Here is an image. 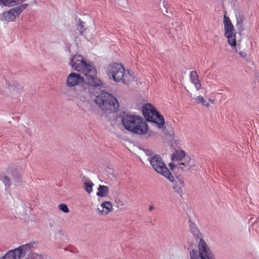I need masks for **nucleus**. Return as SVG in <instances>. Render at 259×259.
Returning <instances> with one entry per match:
<instances>
[{"mask_svg":"<svg viewBox=\"0 0 259 259\" xmlns=\"http://www.w3.org/2000/svg\"><path fill=\"white\" fill-rule=\"evenodd\" d=\"M81 27H82V28H83V25H82V24Z\"/></svg>","mask_w":259,"mask_h":259,"instance_id":"nucleus-34","label":"nucleus"},{"mask_svg":"<svg viewBox=\"0 0 259 259\" xmlns=\"http://www.w3.org/2000/svg\"><path fill=\"white\" fill-rule=\"evenodd\" d=\"M146 154L147 156H149V158H152L153 156L152 151L149 150H146L145 151Z\"/></svg>","mask_w":259,"mask_h":259,"instance_id":"nucleus-27","label":"nucleus"},{"mask_svg":"<svg viewBox=\"0 0 259 259\" xmlns=\"http://www.w3.org/2000/svg\"><path fill=\"white\" fill-rule=\"evenodd\" d=\"M27 4H24L4 12L2 14L1 20L7 22L14 21L16 18L18 17L22 12L27 8Z\"/></svg>","mask_w":259,"mask_h":259,"instance_id":"nucleus-9","label":"nucleus"},{"mask_svg":"<svg viewBox=\"0 0 259 259\" xmlns=\"http://www.w3.org/2000/svg\"><path fill=\"white\" fill-rule=\"evenodd\" d=\"M6 1L9 3H10L8 5H7V6L8 7H11V6H14L16 5L17 4H21L24 0H6Z\"/></svg>","mask_w":259,"mask_h":259,"instance_id":"nucleus-26","label":"nucleus"},{"mask_svg":"<svg viewBox=\"0 0 259 259\" xmlns=\"http://www.w3.org/2000/svg\"><path fill=\"white\" fill-rule=\"evenodd\" d=\"M184 187V182L182 180L179 179L175 182L174 189L178 194H181Z\"/></svg>","mask_w":259,"mask_h":259,"instance_id":"nucleus-20","label":"nucleus"},{"mask_svg":"<svg viewBox=\"0 0 259 259\" xmlns=\"http://www.w3.org/2000/svg\"><path fill=\"white\" fill-rule=\"evenodd\" d=\"M171 158L173 163L169 164L170 168L173 169L174 167L183 170L190 169L194 165V161L189 156H186L183 150L176 151L172 155Z\"/></svg>","mask_w":259,"mask_h":259,"instance_id":"nucleus-4","label":"nucleus"},{"mask_svg":"<svg viewBox=\"0 0 259 259\" xmlns=\"http://www.w3.org/2000/svg\"><path fill=\"white\" fill-rule=\"evenodd\" d=\"M142 112L147 121L156 124L159 128L163 127L165 123L163 116L151 104H146L143 107Z\"/></svg>","mask_w":259,"mask_h":259,"instance_id":"nucleus-6","label":"nucleus"},{"mask_svg":"<svg viewBox=\"0 0 259 259\" xmlns=\"http://www.w3.org/2000/svg\"><path fill=\"white\" fill-rule=\"evenodd\" d=\"M34 242H30L26 244L20 246L18 248L15 249V251L21 258L26 255V254L31 252V249L34 247Z\"/></svg>","mask_w":259,"mask_h":259,"instance_id":"nucleus-11","label":"nucleus"},{"mask_svg":"<svg viewBox=\"0 0 259 259\" xmlns=\"http://www.w3.org/2000/svg\"><path fill=\"white\" fill-rule=\"evenodd\" d=\"M9 4L6 0H0V6L2 5L7 6Z\"/></svg>","mask_w":259,"mask_h":259,"instance_id":"nucleus-28","label":"nucleus"},{"mask_svg":"<svg viewBox=\"0 0 259 259\" xmlns=\"http://www.w3.org/2000/svg\"><path fill=\"white\" fill-rule=\"evenodd\" d=\"M189 230L193 235L194 237L196 240L199 239L200 241L201 239V234L198 229L196 225L193 223L191 221H189Z\"/></svg>","mask_w":259,"mask_h":259,"instance_id":"nucleus-16","label":"nucleus"},{"mask_svg":"<svg viewBox=\"0 0 259 259\" xmlns=\"http://www.w3.org/2000/svg\"><path fill=\"white\" fill-rule=\"evenodd\" d=\"M21 178V176L20 175V174H18L17 176H16V177H15V176H14V179H16V180L17 179H20Z\"/></svg>","mask_w":259,"mask_h":259,"instance_id":"nucleus-31","label":"nucleus"},{"mask_svg":"<svg viewBox=\"0 0 259 259\" xmlns=\"http://www.w3.org/2000/svg\"><path fill=\"white\" fill-rule=\"evenodd\" d=\"M148 160L153 168L161 175L164 176L170 182L175 180L174 177L166 166L162 159L158 155H155Z\"/></svg>","mask_w":259,"mask_h":259,"instance_id":"nucleus-7","label":"nucleus"},{"mask_svg":"<svg viewBox=\"0 0 259 259\" xmlns=\"http://www.w3.org/2000/svg\"><path fill=\"white\" fill-rule=\"evenodd\" d=\"M94 185L93 183L90 180H86L83 183V188L84 190L88 192V193L90 194L93 192V187Z\"/></svg>","mask_w":259,"mask_h":259,"instance_id":"nucleus-21","label":"nucleus"},{"mask_svg":"<svg viewBox=\"0 0 259 259\" xmlns=\"http://www.w3.org/2000/svg\"><path fill=\"white\" fill-rule=\"evenodd\" d=\"M200 248L201 249V255L203 259H214V256L210 251L209 248L204 243L200 244Z\"/></svg>","mask_w":259,"mask_h":259,"instance_id":"nucleus-14","label":"nucleus"},{"mask_svg":"<svg viewBox=\"0 0 259 259\" xmlns=\"http://www.w3.org/2000/svg\"><path fill=\"white\" fill-rule=\"evenodd\" d=\"M122 122L125 129L137 134H144L148 131L147 123L138 115H124L122 117Z\"/></svg>","mask_w":259,"mask_h":259,"instance_id":"nucleus-1","label":"nucleus"},{"mask_svg":"<svg viewBox=\"0 0 259 259\" xmlns=\"http://www.w3.org/2000/svg\"><path fill=\"white\" fill-rule=\"evenodd\" d=\"M41 255L34 252H30L26 259H41Z\"/></svg>","mask_w":259,"mask_h":259,"instance_id":"nucleus-24","label":"nucleus"},{"mask_svg":"<svg viewBox=\"0 0 259 259\" xmlns=\"http://www.w3.org/2000/svg\"><path fill=\"white\" fill-rule=\"evenodd\" d=\"M116 203L118 207H119V206H122L123 205V202L119 199L116 201Z\"/></svg>","mask_w":259,"mask_h":259,"instance_id":"nucleus-29","label":"nucleus"},{"mask_svg":"<svg viewBox=\"0 0 259 259\" xmlns=\"http://www.w3.org/2000/svg\"><path fill=\"white\" fill-rule=\"evenodd\" d=\"M109 194V188L107 186H99L96 195L98 196L104 197H106Z\"/></svg>","mask_w":259,"mask_h":259,"instance_id":"nucleus-18","label":"nucleus"},{"mask_svg":"<svg viewBox=\"0 0 259 259\" xmlns=\"http://www.w3.org/2000/svg\"><path fill=\"white\" fill-rule=\"evenodd\" d=\"M0 259H20L15 249L9 250L5 255Z\"/></svg>","mask_w":259,"mask_h":259,"instance_id":"nucleus-19","label":"nucleus"},{"mask_svg":"<svg viewBox=\"0 0 259 259\" xmlns=\"http://www.w3.org/2000/svg\"><path fill=\"white\" fill-rule=\"evenodd\" d=\"M82 82L93 87H101V80L96 77L97 71L93 64L83 60L82 57Z\"/></svg>","mask_w":259,"mask_h":259,"instance_id":"nucleus-2","label":"nucleus"},{"mask_svg":"<svg viewBox=\"0 0 259 259\" xmlns=\"http://www.w3.org/2000/svg\"><path fill=\"white\" fill-rule=\"evenodd\" d=\"M107 74L110 79H113L116 82L126 83L131 77L129 71L127 70L126 72L121 63H112L109 64L107 67Z\"/></svg>","mask_w":259,"mask_h":259,"instance_id":"nucleus-3","label":"nucleus"},{"mask_svg":"<svg viewBox=\"0 0 259 259\" xmlns=\"http://www.w3.org/2000/svg\"><path fill=\"white\" fill-rule=\"evenodd\" d=\"M58 208L60 210L64 213H68L69 212V209L67 205L64 203H61L58 205Z\"/></svg>","mask_w":259,"mask_h":259,"instance_id":"nucleus-25","label":"nucleus"},{"mask_svg":"<svg viewBox=\"0 0 259 259\" xmlns=\"http://www.w3.org/2000/svg\"><path fill=\"white\" fill-rule=\"evenodd\" d=\"M204 243V244H205L207 246V244L205 243V242L203 240L201 239L200 241L199 242L198 246H199V253L198 254V251L196 250H192L190 254L191 256V259H203L202 257L201 254V249L200 248V244L201 243Z\"/></svg>","mask_w":259,"mask_h":259,"instance_id":"nucleus-17","label":"nucleus"},{"mask_svg":"<svg viewBox=\"0 0 259 259\" xmlns=\"http://www.w3.org/2000/svg\"><path fill=\"white\" fill-rule=\"evenodd\" d=\"M81 82V75L76 73H70L66 79V85L69 88L75 87Z\"/></svg>","mask_w":259,"mask_h":259,"instance_id":"nucleus-10","label":"nucleus"},{"mask_svg":"<svg viewBox=\"0 0 259 259\" xmlns=\"http://www.w3.org/2000/svg\"><path fill=\"white\" fill-rule=\"evenodd\" d=\"M225 36L227 38L228 43L232 47L236 46V32L230 18L226 16L224 17Z\"/></svg>","mask_w":259,"mask_h":259,"instance_id":"nucleus-8","label":"nucleus"},{"mask_svg":"<svg viewBox=\"0 0 259 259\" xmlns=\"http://www.w3.org/2000/svg\"><path fill=\"white\" fill-rule=\"evenodd\" d=\"M70 64L75 70L80 71L81 70V56L74 55Z\"/></svg>","mask_w":259,"mask_h":259,"instance_id":"nucleus-15","label":"nucleus"},{"mask_svg":"<svg viewBox=\"0 0 259 259\" xmlns=\"http://www.w3.org/2000/svg\"><path fill=\"white\" fill-rule=\"evenodd\" d=\"M195 100L196 102L198 104H201L202 105L206 107H208L209 106V103L206 102L201 96L197 97Z\"/></svg>","mask_w":259,"mask_h":259,"instance_id":"nucleus-23","label":"nucleus"},{"mask_svg":"<svg viewBox=\"0 0 259 259\" xmlns=\"http://www.w3.org/2000/svg\"><path fill=\"white\" fill-rule=\"evenodd\" d=\"M190 79L192 84H194L196 89L198 91L201 89V84L199 79L197 72L195 70H193L190 72Z\"/></svg>","mask_w":259,"mask_h":259,"instance_id":"nucleus-13","label":"nucleus"},{"mask_svg":"<svg viewBox=\"0 0 259 259\" xmlns=\"http://www.w3.org/2000/svg\"><path fill=\"white\" fill-rule=\"evenodd\" d=\"M100 208H98L97 210L99 213L102 215H107L113 209V205L110 201H104L101 204Z\"/></svg>","mask_w":259,"mask_h":259,"instance_id":"nucleus-12","label":"nucleus"},{"mask_svg":"<svg viewBox=\"0 0 259 259\" xmlns=\"http://www.w3.org/2000/svg\"><path fill=\"white\" fill-rule=\"evenodd\" d=\"M95 102L103 110L114 112L118 107V103L116 99L110 94L102 92L95 99Z\"/></svg>","mask_w":259,"mask_h":259,"instance_id":"nucleus-5","label":"nucleus"},{"mask_svg":"<svg viewBox=\"0 0 259 259\" xmlns=\"http://www.w3.org/2000/svg\"><path fill=\"white\" fill-rule=\"evenodd\" d=\"M153 206H150V207H149V210H150V211H151V210H152L153 209Z\"/></svg>","mask_w":259,"mask_h":259,"instance_id":"nucleus-33","label":"nucleus"},{"mask_svg":"<svg viewBox=\"0 0 259 259\" xmlns=\"http://www.w3.org/2000/svg\"><path fill=\"white\" fill-rule=\"evenodd\" d=\"M22 88H23V87L21 85H18V90H22Z\"/></svg>","mask_w":259,"mask_h":259,"instance_id":"nucleus-32","label":"nucleus"},{"mask_svg":"<svg viewBox=\"0 0 259 259\" xmlns=\"http://www.w3.org/2000/svg\"><path fill=\"white\" fill-rule=\"evenodd\" d=\"M238 54L242 57H243V58L246 57V56H247L246 54L244 52L240 51L238 53Z\"/></svg>","mask_w":259,"mask_h":259,"instance_id":"nucleus-30","label":"nucleus"},{"mask_svg":"<svg viewBox=\"0 0 259 259\" xmlns=\"http://www.w3.org/2000/svg\"><path fill=\"white\" fill-rule=\"evenodd\" d=\"M0 179L5 184L6 188H10L11 185V181L5 174H2L0 175Z\"/></svg>","mask_w":259,"mask_h":259,"instance_id":"nucleus-22","label":"nucleus"}]
</instances>
